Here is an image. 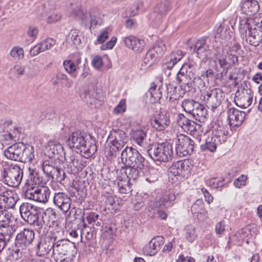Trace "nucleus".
<instances>
[{"label":"nucleus","mask_w":262,"mask_h":262,"mask_svg":"<svg viewBox=\"0 0 262 262\" xmlns=\"http://www.w3.org/2000/svg\"><path fill=\"white\" fill-rule=\"evenodd\" d=\"M212 127L211 125L210 129L204 134L205 143L201 145V149L205 154L213 152V130L211 129Z\"/></svg>","instance_id":"32"},{"label":"nucleus","mask_w":262,"mask_h":262,"mask_svg":"<svg viewBox=\"0 0 262 262\" xmlns=\"http://www.w3.org/2000/svg\"><path fill=\"white\" fill-rule=\"evenodd\" d=\"M22 147V142L16 143L4 150V155L8 159L20 161Z\"/></svg>","instance_id":"26"},{"label":"nucleus","mask_w":262,"mask_h":262,"mask_svg":"<svg viewBox=\"0 0 262 262\" xmlns=\"http://www.w3.org/2000/svg\"><path fill=\"white\" fill-rule=\"evenodd\" d=\"M150 49L159 58L163 55L166 48L163 41H159L156 42L154 47Z\"/></svg>","instance_id":"51"},{"label":"nucleus","mask_w":262,"mask_h":262,"mask_svg":"<svg viewBox=\"0 0 262 262\" xmlns=\"http://www.w3.org/2000/svg\"><path fill=\"white\" fill-rule=\"evenodd\" d=\"M177 122L180 126L187 133L192 136H199L201 125L187 118L183 114H179L177 116Z\"/></svg>","instance_id":"15"},{"label":"nucleus","mask_w":262,"mask_h":262,"mask_svg":"<svg viewBox=\"0 0 262 262\" xmlns=\"http://www.w3.org/2000/svg\"><path fill=\"white\" fill-rule=\"evenodd\" d=\"M132 204L135 210H139L144 206V203L141 196H136L132 201Z\"/></svg>","instance_id":"64"},{"label":"nucleus","mask_w":262,"mask_h":262,"mask_svg":"<svg viewBox=\"0 0 262 262\" xmlns=\"http://www.w3.org/2000/svg\"><path fill=\"white\" fill-rule=\"evenodd\" d=\"M1 180L8 186L17 187L23 177V170L17 165H9L5 164L1 169Z\"/></svg>","instance_id":"5"},{"label":"nucleus","mask_w":262,"mask_h":262,"mask_svg":"<svg viewBox=\"0 0 262 262\" xmlns=\"http://www.w3.org/2000/svg\"><path fill=\"white\" fill-rule=\"evenodd\" d=\"M199 103L192 99H185L182 101V106L186 113L191 115Z\"/></svg>","instance_id":"45"},{"label":"nucleus","mask_w":262,"mask_h":262,"mask_svg":"<svg viewBox=\"0 0 262 262\" xmlns=\"http://www.w3.org/2000/svg\"><path fill=\"white\" fill-rule=\"evenodd\" d=\"M39 208L28 202H23L19 206L21 217L28 224L36 226L38 229L41 228V222L38 221Z\"/></svg>","instance_id":"9"},{"label":"nucleus","mask_w":262,"mask_h":262,"mask_svg":"<svg viewBox=\"0 0 262 262\" xmlns=\"http://www.w3.org/2000/svg\"><path fill=\"white\" fill-rule=\"evenodd\" d=\"M82 99L87 104L93 106L98 99V94L93 88L85 89L80 95Z\"/></svg>","instance_id":"35"},{"label":"nucleus","mask_w":262,"mask_h":262,"mask_svg":"<svg viewBox=\"0 0 262 262\" xmlns=\"http://www.w3.org/2000/svg\"><path fill=\"white\" fill-rule=\"evenodd\" d=\"M63 162L62 160L58 157L55 159L44 161L42 164V169L47 177L51 182L64 184L66 176L60 164Z\"/></svg>","instance_id":"3"},{"label":"nucleus","mask_w":262,"mask_h":262,"mask_svg":"<svg viewBox=\"0 0 262 262\" xmlns=\"http://www.w3.org/2000/svg\"><path fill=\"white\" fill-rule=\"evenodd\" d=\"M121 160L125 166H132L140 169H146L147 168L145 158L133 147L126 146L122 150Z\"/></svg>","instance_id":"7"},{"label":"nucleus","mask_w":262,"mask_h":262,"mask_svg":"<svg viewBox=\"0 0 262 262\" xmlns=\"http://www.w3.org/2000/svg\"><path fill=\"white\" fill-rule=\"evenodd\" d=\"M25 69V67L24 66L20 64H16L11 69V70L17 77H20L21 75H24Z\"/></svg>","instance_id":"63"},{"label":"nucleus","mask_w":262,"mask_h":262,"mask_svg":"<svg viewBox=\"0 0 262 262\" xmlns=\"http://www.w3.org/2000/svg\"><path fill=\"white\" fill-rule=\"evenodd\" d=\"M72 9L76 16L79 17L82 23L87 26L91 24V27L100 25L102 23L103 15L97 10H91L89 14L85 13L81 9L80 3H78L75 6L73 3H71Z\"/></svg>","instance_id":"8"},{"label":"nucleus","mask_w":262,"mask_h":262,"mask_svg":"<svg viewBox=\"0 0 262 262\" xmlns=\"http://www.w3.org/2000/svg\"><path fill=\"white\" fill-rule=\"evenodd\" d=\"M18 228L17 224H11L9 225L0 226V237L5 239L7 243L13 236L14 233Z\"/></svg>","instance_id":"29"},{"label":"nucleus","mask_w":262,"mask_h":262,"mask_svg":"<svg viewBox=\"0 0 262 262\" xmlns=\"http://www.w3.org/2000/svg\"><path fill=\"white\" fill-rule=\"evenodd\" d=\"M123 41L128 48L137 52H142L145 46V42L143 39L132 35L124 37Z\"/></svg>","instance_id":"23"},{"label":"nucleus","mask_w":262,"mask_h":262,"mask_svg":"<svg viewBox=\"0 0 262 262\" xmlns=\"http://www.w3.org/2000/svg\"><path fill=\"white\" fill-rule=\"evenodd\" d=\"M10 55L16 60H20L24 57V51L20 47H14L10 51Z\"/></svg>","instance_id":"56"},{"label":"nucleus","mask_w":262,"mask_h":262,"mask_svg":"<svg viewBox=\"0 0 262 262\" xmlns=\"http://www.w3.org/2000/svg\"><path fill=\"white\" fill-rule=\"evenodd\" d=\"M34 237L35 233L33 230L24 229L16 235L15 245L18 247L27 248L32 243Z\"/></svg>","instance_id":"17"},{"label":"nucleus","mask_w":262,"mask_h":262,"mask_svg":"<svg viewBox=\"0 0 262 262\" xmlns=\"http://www.w3.org/2000/svg\"><path fill=\"white\" fill-rule=\"evenodd\" d=\"M64 160L67 163H69V166L73 170V168H76L79 166V162L77 159L76 158L75 155H72L69 157H64Z\"/></svg>","instance_id":"60"},{"label":"nucleus","mask_w":262,"mask_h":262,"mask_svg":"<svg viewBox=\"0 0 262 262\" xmlns=\"http://www.w3.org/2000/svg\"><path fill=\"white\" fill-rule=\"evenodd\" d=\"M170 123L169 116L165 111H160L155 114L150 119L152 127L157 131L161 132L167 128Z\"/></svg>","instance_id":"14"},{"label":"nucleus","mask_w":262,"mask_h":262,"mask_svg":"<svg viewBox=\"0 0 262 262\" xmlns=\"http://www.w3.org/2000/svg\"><path fill=\"white\" fill-rule=\"evenodd\" d=\"M204 203L201 200H197L192 205L191 211L194 216L198 218L199 215H201L203 211Z\"/></svg>","instance_id":"50"},{"label":"nucleus","mask_w":262,"mask_h":262,"mask_svg":"<svg viewBox=\"0 0 262 262\" xmlns=\"http://www.w3.org/2000/svg\"><path fill=\"white\" fill-rule=\"evenodd\" d=\"M147 94L149 95L150 101L152 103H155L159 101L162 96L160 87L157 88V86L154 82L151 84L150 88Z\"/></svg>","instance_id":"42"},{"label":"nucleus","mask_w":262,"mask_h":262,"mask_svg":"<svg viewBox=\"0 0 262 262\" xmlns=\"http://www.w3.org/2000/svg\"><path fill=\"white\" fill-rule=\"evenodd\" d=\"M181 161L172 163V165L168 168V175L170 178L173 176L177 179L178 177L181 178Z\"/></svg>","instance_id":"49"},{"label":"nucleus","mask_w":262,"mask_h":262,"mask_svg":"<svg viewBox=\"0 0 262 262\" xmlns=\"http://www.w3.org/2000/svg\"><path fill=\"white\" fill-rule=\"evenodd\" d=\"M247 232H249L248 229L243 228L241 230H239L234 235L231 236L230 237V240L232 242H234L235 244H236L237 245H241L242 244L244 240L247 236L248 234Z\"/></svg>","instance_id":"44"},{"label":"nucleus","mask_w":262,"mask_h":262,"mask_svg":"<svg viewBox=\"0 0 262 262\" xmlns=\"http://www.w3.org/2000/svg\"><path fill=\"white\" fill-rule=\"evenodd\" d=\"M145 169H140L138 167L130 166H125V167H122L118 173L129 182L131 180L135 181L137 180L140 173H144Z\"/></svg>","instance_id":"24"},{"label":"nucleus","mask_w":262,"mask_h":262,"mask_svg":"<svg viewBox=\"0 0 262 262\" xmlns=\"http://www.w3.org/2000/svg\"><path fill=\"white\" fill-rule=\"evenodd\" d=\"M54 241L51 236H46L38 241L35 249L36 254L38 256H45L50 254L51 251L53 250Z\"/></svg>","instance_id":"18"},{"label":"nucleus","mask_w":262,"mask_h":262,"mask_svg":"<svg viewBox=\"0 0 262 262\" xmlns=\"http://www.w3.org/2000/svg\"><path fill=\"white\" fill-rule=\"evenodd\" d=\"M197 66L194 63H185L183 64L177 74V79L182 86L186 84L189 88L191 86L189 81L193 77Z\"/></svg>","instance_id":"13"},{"label":"nucleus","mask_w":262,"mask_h":262,"mask_svg":"<svg viewBox=\"0 0 262 262\" xmlns=\"http://www.w3.org/2000/svg\"><path fill=\"white\" fill-rule=\"evenodd\" d=\"M192 112L191 115L196 120L201 123H204L208 117V111L203 104L199 103Z\"/></svg>","instance_id":"36"},{"label":"nucleus","mask_w":262,"mask_h":262,"mask_svg":"<svg viewBox=\"0 0 262 262\" xmlns=\"http://www.w3.org/2000/svg\"><path fill=\"white\" fill-rule=\"evenodd\" d=\"M30 173V179L32 185H42L45 184L43 178L40 176L39 173L33 169L29 168Z\"/></svg>","instance_id":"47"},{"label":"nucleus","mask_w":262,"mask_h":262,"mask_svg":"<svg viewBox=\"0 0 262 262\" xmlns=\"http://www.w3.org/2000/svg\"><path fill=\"white\" fill-rule=\"evenodd\" d=\"M29 253V250L25 247H18L17 246L12 250V257L13 260L18 262L27 260L28 255Z\"/></svg>","instance_id":"38"},{"label":"nucleus","mask_w":262,"mask_h":262,"mask_svg":"<svg viewBox=\"0 0 262 262\" xmlns=\"http://www.w3.org/2000/svg\"><path fill=\"white\" fill-rule=\"evenodd\" d=\"M34 147L23 143L22 151L20 154V162L27 163L31 162L34 158Z\"/></svg>","instance_id":"37"},{"label":"nucleus","mask_w":262,"mask_h":262,"mask_svg":"<svg viewBox=\"0 0 262 262\" xmlns=\"http://www.w3.org/2000/svg\"><path fill=\"white\" fill-rule=\"evenodd\" d=\"M215 93L216 95L215 96L216 99V102L214 103V110L217 108L216 111H221L222 112L223 111V108H220V105L222 103V100H223V93L221 92L220 89H214L213 95H215Z\"/></svg>","instance_id":"55"},{"label":"nucleus","mask_w":262,"mask_h":262,"mask_svg":"<svg viewBox=\"0 0 262 262\" xmlns=\"http://www.w3.org/2000/svg\"><path fill=\"white\" fill-rule=\"evenodd\" d=\"M66 144L71 149L87 158L97 151L95 140L90 135L80 130L72 133L67 139Z\"/></svg>","instance_id":"1"},{"label":"nucleus","mask_w":262,"mask_h":262,"mask_svg":"<svg viewBox=\"0 0 262 262\" xmlns=\"http://www.w3.org/2000/svg\"><path fill=\"white\" fill-rule=\"evenodd\" d=\"M181 161V178H187L191 174L193 167V161L191 159H184Z\"/></svg>","instance_id":"41"},{"label":"nucleus","mask_w":262,"mask_h":262,"mask_svg":"<svg viewBox=\"0 0 262 262\" xmlns=\"http://www.w3.org/2000/svg\"><path fill=\"white\" fill-rule=\"evenodd\" d=\"M246 113L235 108H230L228 111V120L231 126H240L244 121Z\"/></svg>","instance_id":"22"},{"label":"nucleus","mask_w":262,"mask_h":262,"mask_svg":"<svg viewBox=\"0 0 262 262\" xmlns=\"http://www.w3.org/2000/svg\"><path fill=\"white\" fill-rule=\"evenodd\" d=\"M15 222L12 213L7 209L0 213V226L9 225Z\"/></svg>","instance_id":"43"},{"label":"nucleus","mask_w":262,"mask_h":262,"mask_svg":"<svg viewBox=\"0 0 262 262\" xmlns=\"http://www.w3.org/2000/svg\"><path fill=\"white\" fill-rule=\"evenodd\" d=\"M76 254L74 243L65 239L54 242L52 256L56 262H71Z\"/></svg>","instance_id":"2"},{"label":"nucleus","mask_w":262,"mask_h":262,"mask_svg":"<svg viewBox=\"0 0 262 262\" xmlns=\"http://www.w3.org/2000/svg\"><path fill=\"white\" fill-rule=\"evenodd\" d=\"M110 149L107 151L106 157L108 159L115 158L118 152L121 150L127 142V137L125 133L120 129L113 130L108 137Z\"/></svg>","instance_id":"6"},{"label":"nucleus","mask_w":262,"mask_h":262,"mask_svg":"<svg viewBox=\"0 0 262 262\" xmlns=\"http://www.w3.org/2000/svg\"><path fill=\"white\" fill-rule=\"evenodd\" d=\"M133 141L141 147H145L147 144L146 140L147 133L142 129H132L130 133Z\"/></svg>","instance_id":"31"},{"label":"nucleus","mask_w":262,"mask_h":262,"mask_svg":"<svg viewBox=\"0 0 262 262\" xmlns=\"http://www.w3.org/2000/svg\"><path fill=\"white\" fill-rule=\"evenodd\" d=\"M185 236L189 242H193L196 238L195 228L192 225H188L185 227Z\"/></svg>","instance_id":"53"},{"label":"nucleus","mask_w":262,"mask_h":262,"mask_svg":"<svg viewBox=\"0 0 262 262\" xmlns=\"http://www.w3.org/2000/svg\"><path fill=\"white\" fill-rule=\"evenodd\" d=\"M159 57L155 54L154 52L151 49L148 50L147 52L145 57L143 59L142 66L149 67L153 65L157 61Z\"/></svg>","instance_id":"46"},{"label":"nucleus","mask_w":262,"mask_h":262,"mask_svg":"<svg viewBox=\"0 0 262 262\" xmlns=\"http://www.w3.org/2000/svg\"><path fill=\"white\" fill-rule=\"evenodd\" d=\"M57 78L61 81L62 84H64L66 87L69 88L72 86L73 82L68 78L67 75L62 73H58L57 74Z\"/></svg>","instance_id":"62"},{"label":"nucleus","mask_w":262,"mask_h":262,"mask_svg":"<svg viewBox=\"0 0 262 262\" xmlns=\"http://www.w3.org/2000/svg\"><path fill=\"white\" fill-rule=\"evenodd\" d=\"M53 202L64 213H67L71 205V199L67 194L63 192L55 193Z\"/></svg>","instance_id":"20"},{"label":"nucleus","mask_w":262,"mask_h":262,"mask_svg":"<svg viewBox=\"0 0 262 262\" xmlns=\"http://www.w3.org/2000/svg\"><path fill=\"white\" fill-rule=\"evenodd\" d=\"M217 53L216 54V78L222 79L227 73L228 67L227 66V62L226 61L225 56L223 54V48L217 47Z\"/></svg>","instance_id":"16"},{"label":"nucleus","mask_w":262,"mask_h":262,"mask_svg":"<svg viewBox=\"0 0 262 262\" xmlns=\"http://www.w3.org/2000/svg\"><path fill=\"white\" fill-rule=\"evenodd\" d=\"M129 181L118 174L117 178L115 181V185H117L118 191L121 193L127 194L130 192V187L128 185Z\"/></svg>","instance_id":"40"},{"label":"nucleus","mask_w":262,"mask_h":262,"mask_svg":"<svg viewBox=\"0 0 262 262\" xmlns=\"http://www.w3.org/2000/svg\"><path fill=\"white\" fill-rule=\"evenodd\" d=\"M244 8H247L249 11L251 13H255L259 9V5L258 2L255 0H247L243 5Z\"/></svg>","instance_id":"54"},{"label":"nucleus","mask_w":262,"mask_h":262,"mask_svg":"<svg viewBox=\"0 0 262 262\" xmlns=\"http://www.w3.org/2000/svg\"><path fill=\"white\" fill-rule=\"evenodd\" d=\"M176 196L173 192L166 193L163 197L162 201L164 207H170L172 205V202L175 200Z\"/></svg>","instance_id":"57"},{"label":"nucleus","mask_w":262,"mask_h":262,"mask_svg":"<svg viewBox=\"0 0 262 262\" xmlns=\"http://www.w3.org/2000/svg\"><path fill=\"white\" fill-rule=\"evenodd\" d=\"M10 140L14 142H19L24 138V135L21 133V129L20 128H15L8 135Z\"/></svg>","instance_id":"52"},{"label":"nucleus","mask_w":262,"mask_h":262,"mask_svg":"<svg viewBox=\"0 0 262 262\" xmlns=\"http://www.w3.org/2000/svg\"><path fill=\"white\" fill-rule=\"evenodd\" d=\"M225 118V113L222 111L214 123V137L216 138L214 139V151L216 150V144H221L226 140L227 131L226 129V123L223 122Z\"/></svg>","instance_id":"12"},{"label":"nucleus","mask_w":262,"mask_h":262,"mask_svg":"<svg viewBox=\"0 0 262 262\" xmlns=\"http://www.w3.org/2000/svg\"><path fill=\"white\" fill-rule=\"evenodd\" d=\"M253 95L248 92L247 90H244L242 93L236 92L235 102L236 104L243 108L249 107L253 101Z\"/></svg>","instance_id":"25"},{"label":"nucleus","mask_w":262,"mask_h":262,"mask_svg":"<svg viewBox=\"0 0 262 262\" xmlns=\"http://www.w3.org/2000/svg\"><path fill=\"white\" fill-rule=\"evenodd\" d=\"M46 150L50 157H53L55 155H58L63 152L62 146L56 141H49Z\"/></svg>","instance_id":"39"},{"label":"nucleus","mask_w":262,"mask_h":262,"mask_svg":"<svg viewBox=\"0 0 262 262\" xmlns=\"http://www.w3.org/2000/svg\"><path fill=\"white\" fill-rule=\"evenodd\" d=\"M164 242V239L162 236L155 237L143 247L144 254L147 256L155 255L159 251Z\"/></svg>","instance_id":"19"},{"label":"nucleus","mask_w":262,"mask_h":262,"mask_svg":"<svg viewBox=\"0 0 262 262\" xmlns=\"http://www.w3.org/2000/svg\"><path fill=\"white\" fill-rule=\"evenodd\" d=\"M50 193V189L48 187L29 185L24 191V195L27 199L46 203L49 200Z\"/></svg>","instance_id":"10"},{"label":"nucleus","mask_w":262,"mask_h":262,"mask_svg":"<svg viewBox=\"0 0 262 262\" xmlns=\"http://www.w3.org/2000/svg\"><path fill=\"white\" fill-rule=\"evenodd\" d=\"M176 154L183 157L191 155L194 149V141L189 137L183 134L177 135L175 140Z\"/></svg>","instance_id":"11"},{"label":"nucleus","mask_w":262,"mask_h":262,"mask_svg":"<svg viewBox=\"0 0 262 262\" xmlns=\"http://www.w3.org/2000/svg\"><path fill=\"white\" fill-rule=\"evenodd\" d=\"M185 54V52L181 50L172 52L167 58V61L165 63V68L171 69L183 58Z\"/></svg>","instance_id":"33"},{"label":"nucleus","mask_w":262,"mask_h":262,"mask_svg":"<svg viewBox=\"0 0 262 262\" xmlns=\"http://www.w3.org/2000/svg\"><path fill=\"white\" fill-rule=\"evenodd\" d=\"M80 32L77 29H72L69 33V39H70L74 44L79 45L81 43V39L79 36Z\"/></svg>","instance_id":"59"},{"label":"nucleus","mask_w":262,"mask_h":262,"mask_svg":"<svg viewBox=\"0 0 262 262\" xmlns=\"http://www.w3.org/2000/svg\"><path fill=\"white\" fill-rule=\"evenodd\" d=\"M147 152L154 160L167 162L172 159L173 150L172 145L168 142L149 144Z\"/></svg>","instance_id":"4"},{"label":"nucleus","mask_w":262,"mask_h":262,"mask_svg":"<svg viewBox=\"0 0 262 262\" xmlns=\"http://www.w3.org/2000/svg\"><path fill=\"white\" fill-rule=\"evenodd\" d=\"M63 66L65 70L69 74H73L77 69L76 63L71 60H64Z\"/></svg>","instance_id":"61"},{"label":"nucleus","mask_w":262,"mask_h":262,"mask_svg":"<svg viewBox=\"0 0 262 262\" xmlns=\"http://www.w3.org/2000/svg\"><path fill=\"white\" fill-rule=\"evenodd\" d=\"M55 42L56 41L54 39L48 38L32 48L30 51V55L35 56L41 52L48 50L55 44Z\"/></svg>","instance_id":"27"},{"label":"nucleus","mask_w":262,"mask_h":262,"mask_svg":"<svg viewBox=\"0 0 262 262\" xmlns=\"http://www.w3.org/2000/svg\"><path fill=\"white\" fill-rule=\"evenodd\" d=\"M3 201L6 204V209L14 208L19 198L17 194L11 190H6L5 193L2 195Z\"/></svg>","instance_id":"30"},{"label":"nucleus","mask_w":262,"mask_h":262,"mask_svg":"<svg viewBox=\"0 0 262 262\" xmlns=\"http://www.w3.org/2000/svg\"><path fill=\"white\" fill-rule=\"evenodd\" d=\"M41 217V220L38 218V221L41 222V227L43 225L51 227L54 225L56 218V213L53 208H48L43 212Z\"/></svg>","instance_id":"28"},{"label":"nucleus","mask_w":262,"mask_h":262,"mask_svg":"<svg viewBox=\"0 0 262 262\" xmlns=\"http://www.w3.org/2000/svg\"><path fill=\"white\" fill-rule=\"evenodd\" d=\"M195 52L199 58L205 57L206 59H209L211 58V50L209 49V47L207 45H205L201 49L196 50Z\"/></svg>","instance_id":"58"},{"label":"nucleus","mask_w":262,"mask_h":262,"mask_svg":"<svg viewBox=\"0 0 262 262\" xmlns=\"http://www.w3.org/2000/svg\"><path fill=\"white\" fill-rule=\"evenodd\" d=\"M204 81V86L205 91L204 94V100L208 102L212 95L213 89H211L213 81V70L208 69L204 72L201 76Z\"/></svg>","instance_id":"21"},{"label":"nucleus","mask_w":262,"mask_h":262,"mask_svg":"<svg viewBox=\"0 0 262 262\" xmlns=\"http://www.w3.org/2000/svg\"><path fill=\"white\" fill-rule=\"evenodd\" d=\"M170 2L165 0L164 2L158 4L155 8V12L157 13L161 16L165 15L170 9Z\"/></svg>","instance_id":"48"},{"label":"nucleus","mask_w":262,"mask_h":262,"mask_svg":"<svg viewBox=\"0 0 262 262\" xmlns=\"http://www.w3.org/2000/svg\"><path fill=\"white\" fill-rule=\"evenodd\" d=\"M247 40L249 42L250 45L256 47L262 41V31H260L256 28H249Z\"/></svg>","instance_id":"34"}]
</instances>
